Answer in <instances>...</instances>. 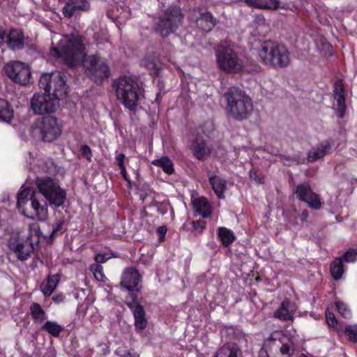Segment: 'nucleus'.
Segmentation results:
<instances>
[{"mask_svg":"<svg viewBox=\"0 0 357 357\" xmlns=\"http://www.w3.org/2000/svg\"><path fill=\"white\" fill-rule=\"evenodd\" d=\"M13 117V110L7 101L0 99V120L10 122Z\"/></svg>","mask_w":357,"mask_h":357,"instance_id":"nucleus-30","label":"nucleus"},{"mask_svg":"<svg viewBox=\"0 0 357 357\" xmlns=\"http://www.w3.org/2000/svg\"><path fill=\"white\" fill-rule=\"evenodd\" d=\"M59 280V275H49L47 280L41 284L40 289L45 296H50L54 292Z\"/></svg>","mask_w":357,"mask_h":357,"instance_id":"nucleus-26","label":"nucleus"},{"mask_svg":"<svg viewBox=\"0 0 357 357\" xmlns=\"http://www.w3.org/2000/svg\"><path fill=\"white\" fill-rule=\"evenodd\" d=\"M142 63L147 69L151 70V74L153 75H158L160 66L155 57L148 56L143 59Z\"/></svg>","mask_w":357,"mask_h":357,"instance_id":"nucleus-34","label":"nucleus"},{"mask_svg":"<svg viewBox=\"0 0 357 357\" xmlns=\"http://www.w3.org/2000/svg\"><path fill=\"white\" fill-rule=\"evenodd\" d=\"M249 6L259 9L275 10L280 6L279 0H244Z\"/></svg>","mask_w":357,"mask_h":357,"instance_id":"nucleus-23","label":"nucleus"},{"mask_svg":"<svg viewBox=\"0 0 357 357\" xmlns=\"http://www.w3.org/2000/svg\"><path fill=\"white\" fill-rule=\"evenodd\" d=\"M345 333L349 339L354 342H357V326H348L345 328Z\"/></svg>","mask_w":357,"mask_h":357,"instance_id":"nucleus-41","label":"nucleus"},{"mask_svg":"<svg viewBox=\"0 0 357 357\" xmlns=\"http://www.w3.org/2000/svg\"><path fill=\"white\" fill-rule=\"evenodd\" d=\"M63 225V221L57 220L54 224L52 225L51 231L49 234L48 238L50 241L54 240V238L59 234H62V228ZM47 238V236H46Z\"/></svg>","mask_w":357,"mask_h":357,"instance_id":"nucleus-37","label":"nucleus"},{"mask_svg":"<svg viewBox=\"0 0 357 357\" xmlns=\"http://www.w3.org/2000/svg\"><path fill=\"white\" fill-rule=\"evenodd\" d=\"M5 43L7 44L11 50H21L24 45V37L23 33L17 29H12L8 35L6 36Z\"/></svg>","mask_w":357,"mask_h":357,"instance_id":"nucleus-20","label":"nucleus"},{"mask_svg":"<svg viewBox=\"0 0 357 357\" xmlns=\"http://www.w3.org/2000/svg\"><path fill=\"white\" fill-rule=\"evenodd\" d=\"M132 314L135 320L134 326L135 329L138 331H144L147 326L148 321L145 317L146 314L143 306L135 309Z\"/></svg>","mask_w":357,"mask_h":357,"instance_id":"nucleus-29","label":"nucleus"},{"mask_svg":"<svg viewBox=\"0 0 357 357\" xmlns=\"http://www.w3.org/2000/svg\"><path fill=\"white\" fill-rule=\"evenodd\" d=\"M152 163L155 166L161 167L163 171L168 174H171L174 172L173 163L167 157H162L160 159L154 160Z\"/></svg>","mask_w":357,"mask_h":357,"instance_id":"nucleus-36","label":"nucleus"},{"mask_svg":"<svg viewBox=\"0 0 357 357\" xmlns=\"http://www.w3.org/2000/svg\"><path fill=\"white\" fill-rule=\"evenodd\" d=\"M51 334L54 337H59L61 331L63 330V327L56 321H47L41 328Z\"/></svg>","mask_w":357,"mask_h":357,"instance_id":"nucleus-35","label":"nucleus"},{"mask_svg":"<svg viewBox=\"0 0 357 357\" xmlns=\"http://www.w3.org/2000/svg\"><path fill=\"white\" fill-rule=\"evenodd\" d=\"M297 197L306 202L308 206L314 209H318L321 207V202L318 195L313 192L308 184L298 185L295 191Z\"/></svg>","mask_w":357,"mask_h":357,"instance_id":"nucleus-13","label":"nucleus"},{"mask_svg":"<svg viewBox=\"0 0 357 357\" xmlns=\"http://www.w3.org/2000/svg\"><path fill=\"white\" fill-rule=\"evenodd\" d=\"M30 311L35 323H42L47 318L45 311L38 303H33L30 306Z\"/></svg>","mask_w":357,"mask_h":357,"instance_id":"nucleus-31","label":"nucleus"},{"mask_svg":"<svg viewBox=\"0 0 357 357\" xmlns=\"http://www.w3.org/2000/svg\"><path fill=\"white\" fill-rule=\"evenodd\" d=\"M331 149V144L329 142L325 141L321 143L317 147L312 148L307 154V161L309 162H314L317 160L324 158L326 154L330 152Z\"/></svg>","mask_w":357,"mask_h":357,"instance_id":"nucleus-21","label":"nucleus"},{"mask_svg":"<svg viewBox=\"0 0 357 357\" xmlns=\"http://www.w3.org/2000/svg\"><path fill=\"white\" fill-rule=\"evenodd\" d=\"M308 215H309L308 211L307 210H303L302 211L301 214L300 215V219L301 220L302 222H306L307 219L308 218Z\"/></svg>","mask_w":357,"mask_h":357,"instance_id":"nucleus-51","label":"nucleus"},{"mask_svg":"<svg viewBox=\"0 0 357 357\" xmlns=\"http://www.w3.org/2000/svg\"><path fill=\"white\" fill-rule=\"evenodd\" d=\"M9 248L13 250L17 259L21 261L26 260L33 250V246L29 240L13 234L8 241Z\"/></svg>","mask_w":357,"mask_h":357,"instance_id":"nucleus-11","label":"nucleus"},{"mask_svg":"<svg viewBox=\"0 0 357 357\" xmlns=\"http://www.w3.org/2000/svg\"><path fill=\"white\" fill-rule=\"evenodd\" d=\"M326 319L328 326L335 327L337 326V321L334 315V314L331 312L329 310L326 311Z\"/></svg>","mask_w":357,"mask_h":357,"instance_id":"nucleus-43","label":"nucleus"},{"mask_svg":"<svg viewBox=\"0 0 357 357\" xmlns=\"http://www.w3.org/2000/svg\"><path fill=\"white\" fill-rule=\"evenodd\" d=\"M118 100L130 110H134L138 104L141 89L137 82L127 76L120 77L113 82Z\"/></svg>","mask_w":357,"mask_h":357,"instance_id":"nucleus-3","label":"nucleus"},{"mask_svg":"<svg viewBox=\"0 0 357 357\" xmlns=\"http://www.w3.org/2000/svg\"><path fill=\"white\" fill-rule=\"evenodd\" d=\"M279 347L280 355L283 357H290L291 351H293V348L290 344L283 343Z\"/></svg>","mask_w":357,"mask_h":357,"instance_id":"nucleus-42","label":"nucleus"},{"mask_svg":"<svg viewBox=\"0 0 357 357\" xmlns=\"http://www.w3.org/2000/svg\"><path fill=\"white\" fill-rule=\"evenodd\" d=\"M193 155L199 160H205L211 153L212 149L201 136L195 137L190 144Z\"/></svg>","mask_w":357,"mask_h":357,"instance_id":"nucleus-16","label":"nucleus"},{"mask_svg":"<svg viewBox=\"0 0 357 357\" xmlns=\"http://www.w3.org/2000/svg\"><path fill=\"white\" fill-rule=\"evenodd\" d=\"M85 47L82 37L78 34L63 36L59 40L57 47L51 50V54L62 58L69 66H75L82 63L91 79L96 83L102 82L110 75L107 63L96 55L86 56Z\"/></svg>","mask_w":357,"mask_h":357,"instance_id":"nucleus-1","label":"nucleus"},{"mask_svg":"<svg viewBox=\"0 0 357 357\" xmlns=\"http://www.w3.org/2000/svg\"><path fill=\"white\" fill-rule=\"evenodd\" d=\"M37 129L45 142H52L61 133V128L57 119L52 116L43 118Z\"/></svg>","mask_w":357,"mask_h":357,"instance_id":"nucleus-12","label":"nucleus"},{"mask_svg":"<svg viewBox=\"0 0 357 357\" xmlns=\"http://www.w3.org/2000/svg\"><path fill=\"white\" fill-rule=\"evenodd\" d=\"M357 255V250L349 249L341 257L342 260L346 262H354Z\"/></svg>","mask_w":357,"mask_h":357,"instance_id":"nucleus-40","label":"nucleus"},{"mask_svg":"<svg viewBox=\"0 0 357 357\" xmlns=\"http://www.w3.org/2000/svg\"><path fill=\"white\" fill-rule=\"evenodd\" d=\"M36 185L41 194L56 206H60L66 200V193L59 184L50 177L37 178Z\"/></svg>","mask_w":357,"mask_h":357,"instance_id":"nucleus-8","label":"nucleus"},{"mask_svg":"<svg viewBox=\"0 0 357 357\" xmlns=\"http://www.w3.org/2000/svg\"><path fill=\"white\" fill-rule=\"evenodd\" d=\"M333 92L334 98L337 102V116L340 119H342L346 109L344 89L340 85H336Z\"/></svg>","mask_w":357,"mask_h":357,"instance_id":"nucleus-25","label":"nucleus"},{"mask_svg":"<svg viewBox=\"0 0 357 357\" xmlns=\"http://www.w3.org/2000/svg\"><path fill=\"white\" fill-rule=\"evenodd\" d=\"M182 20L183 15L179 7L170 6L159 17L155 29L162 36H168L178 28Z\"/></svg>","mask_w":357,"mask_h":357,"instance_id":"nucleus-7","label":"nucleus"},{"mask_svg":"<svg viewBox=\"0 0 357 357\" xmlns=\"http://www.w3.org/2000/svg\"><path fill=\"white\" fill-rule=\"evenodd\" d=\"M121 170V174L123 176H126L127 175L126 166L119 167Z\"/></svg>","mask_w":357,"mask_h":357,"instance_id":"nucleus-53","label":"nucleus"},{"mask_svg":"<svg viewBox=\"0 0 357 357\" xmlns=\"http://www.w3.org/2000/svg\"><path fill=\"white\" fill-rule=\"evenodd\" d=\"M278 45V43L271 40H266L261 45L258 55L261 62L269 66Z\"/></svg>","mask_w":357,"mask_h":357,"instance_id":"nucleus-19","label":"nucleus"},{"mask_svg":"<svg viewBox=\"0 0 357 357\" xmlns=\"http://www.w3.org/2000/svg\"><path fill=\"white\" fill-rule=\"evenodd\" d=\"M227 101L226 110L228 116L236 121L248 119L253 112L251 98L238 87H229L224 94Z\"/></svg>","mask_w":357,"mask_h":357,"instance_id":"nucleus-2","label":"nucleus"},{"mask_svg":"<svg viewBox=\"0 0 357 357\" xmlns=\"http://www.w3.org/2000/svg\"><path fill=\"white\" fill-rule=\"evenodd\" d=\"M218 235L222 245L225 247L229 246L235 240L233 231L225 227L219 228Z\"/></svg>","mask_w":357,"mask_h":357,"instance_id":"nucleus-32","label":"nucleus"},{"mask_svg":"<svg viewBox=\"0 0 357 357\" xmlns=\"http://www.w3.org/2000/svg\"><path fill=\"white\" fill-rule=\"evenodd\" d=\"M17 206L20 212L29 219L42 220L46 217L47 210L40 206L33 188H26L18 193Z\"/></svg>","mask_w":357,"mask_h":357,"instance_id":"nucleus-4","label":"nucleus"},{"mask_svg":"<svg viewBox=\"0 0 357 357\" xmlns=\"http://www.w3.org/2000/svg\"><path fill=\"white\" fill-rule=\"evenodd\" d=\"M208 176L209 183L217 197L219 199H224V192L227 189V181L219 176L211 175V171L208 172Z\"/></svg>","mask_w":357,"mask_h":357,"instance_id":"nucleus-22","label":"nucleus"},{"mask_svg":"<svg viewBox=\"0 0 357 357\" xmlns=\"http://www.w3.org/2000/svg\"><path fill=\"white\" fill-rule=\"evenodd\" d=\"M250 177L252 180L255 181L257 183H264L263 176L260 173H258L254 169H250Z\"/></svg>","mask_w":357,"mask_h":357,"instance_id":"nucleus-44","label":"nucleus"},{"mask_svg":"<svg viewBox=\"0 0 357 357\" xmlns=\"http://www.w3.org/2000/svg\"><path fill=\"white\" fill-rule=\"evenodd\" d=\"M91 271H93L94 277L99 281H103L105 278L103 274V268L99 264H93L91 266Z\"/></svg>","mask_w":357,"mask_h":357,"instance_id":"nucleus-38","label":"nucleus"},{"mask_svg":"<svg viewBox=\"0 0 357 357\" xmlns=\"http://www.w3.org/2000/svg\"><path fill=\"white\" fill-rule=\"evenodd\" d=\"M109 257H107V255L106 254H97L95 257L94 260L98 263V264H103L105 263Z\"/></svg>","mask_w":357,"mask_h":357,"instance_id":"nucleus-45","label":"nucleus"},{"mask_svg":"<svg viewBox=\"0 0 357 357\" xmlns=\"http://www.w3.org/2000/svg\"><path fill=\"white\" fill-rule=\"evenodd\" d=\"M4 69L6 75L14 82L21 85H26L29 83L31 73L28 64L13 61L7 63Z\"/></svg>","mask_w":357,"mask_h":357,"instance_id":"nucleus-9","label":"nucleus"},{"mask_svg":"<svg viewBox=\"0 0 357 357\" xmlns=\"http://www.w3.org/2000/svg\"><path fill=\"white\" fill-rule=\"evenodd\" d=\"M158 232L161 236H164L167 232V227L165 226H161L158 228Z\"/></svg>","mask_w":357,"mask_h":357,"instance_id":"nucleus-52","label":"nucleus"},{"mask_svg":"<svg viewBox=\"0 0 357 357\" xmlns=\"http://www.w3.org/2000/svg\"><path fill=\"white\" fill-rule=\"evenodd\" d=\"M336 307L339 313L344 318L348 319L351 316V311L348 309L347 306L340 301L335 303Z\"/></svg>","mask_w":357,"mask_h":357,"instance_id":"nucleus-39","label":"nucleus"},{"mask_svg":"<svg viewBox=\"0 0 357 357\" xmlns=\"http://www.w3.org/2000/svg\"><path fill=\"white\" fill-rule=\"evenodd\" d=\"M123 178L129 183V185H131V181L128 178L127 175L126 176H123Z\"/></svg>","mask_w":357,"mask_h":357,"instance_id":"nucleus-56","label":"nucleus"},{"mask_svg":"<svg viewBox=\"0 0 357 357\" xmlns=\"http://www.w3.org/2000/svg\"><path fill=\"white\" fill-rule=\"evenodd\" d=\"M197 23L203 31H209L215 26L216 20L213 17L211 13L206 12L201 14Z\"/></svg>","mask_w":357,"mask_h":357,"instance_id":"nucleus-27","label":"nucleus"},{"mask_svg":"<svg viewBox=\"0 0 357 357\" xmlns=\"http://www.w3.org/2000/svg\"><path fill=\"white\" fill-rule=\"evenodd\" d=\"M39 87L57 102L66 98L68 93V87L60 72L43 74L39 80Z\"/></svg>","mask_w":357,"mask_h":357,"instance_id":"nucleus-6","label":"nucleus"},{"mask_svg":"<svg viewBox=\"0 0 357 357\" xmlns=\"http://www.w3.org/2000/svg\"><path fill=\"white\" fill-rule=\"evenodd\" d=\"M192 225H193L194 229L200 228L201 229H203L205 227L204 222L199 221V220L193 221Z\"/></svg>","mask_w":357,"mask_h":357,"instance_id":"nucleus-50","label":"nucleus"},{"mask_svg":"<svg viewBox=\"0 0 357 357\" xmlns=\"http://www.w3.org/2000/svg\"><path fill=\"white\" fill-rule=\"evenodd\" d=\"M31 107L36 114H50L55 112L59 102L47 93H36L30 101Z\"/></svg>","mask_w":357,"mask_h":357,"instance_id":"nucleus-10","label":"nucleus"},{"mask_svg":"<svg viewBox=\"0 0 357 357\" xmlns=\"http://www.w3.org/2000/svg\"><path fill=\"white\" fill-rule=\"evenodd\" d=\"M125 155L123 153H120L116 157V160L117 162V165L119 167L125 166L124 165V159H125Z\"/></svg>","mask_w":357,"mask_h":357,"instance_id":"nucleus-47","label":"nucleus"},{"mask_svg":"<svg viewBox=\"0 0 357 357\" xmlns=\"http://www.w3.org/2000/svg\"><path fill=\"white\" fill-rule=\"evenodd\" d=\"M342 258L335 259L331 264V273L335 280H339L344 273Z\"/></svg>","mask_w":357,"mask_h":357,"instance_id":"nucleus-33","label":"nucleus"},{"mask_svg":"<svg viewBox=\"0 0 357 357\" xmlns=\"http://www.w3.org/2000/svg\"><path fill=\"white\" fill-rule=\"evenodd\" d=\"M65 5L62 8V13L65 17L71 18L73 15L90 9V3L87 0H63Z\"/></svg>","mask_w":357,"mask_h":357,"instance_id":"nucleus-15","label":"nucleus"},{"mask_svg":"<svg viewBox=\"0 0 357 357\" xmlns=\"http://www.w3.org/2000/svg\"><path fill=\"white\" fill-rule=\"evenodd\" d=\"M130 355H131L130 351H125V354H123L122 355V356L123 357H128V356H129Z\"/></svg>","mask_w":357,"mask_h":357,"instance_id":"nucleus-54","label":"nucleus"},{"mask_svg":"<svg viewBox=\"0 0 357 357\" xmlns=\"http://www.w3.org/2000/svg\"><path fill=\"white\" fill-rule=\"evenodd\" d=\"M142 277L138 271L132 267L126 268L122 273L120 284L130 291H138Z\"/></svg>","mask_w":357,"mask_h":357,"instance_id":"nucleus-14","label":"nucleus"},{"mask_svg":"<svg viewBox=\"0 0 357 357\" xmlns=\"http://www.w3.org/2000/svg\"><path fill=\"white\" fill-rule=\"evenodd\" d=\"M290 63V53L283 45L278 43L269 66L285 68Z\"/></svg>","mask_w":357,"mask_h":357,"instance_id":"nucleus-17","label":"nucleus"},{"mask_svg":"<svg viewBox=\"0 0 357 357\" xmlns=\"http://www.w3.org/2000/svg\"><path fill=\"white\" fill-rule=\"evenodd\" d=\"M215 357H241V351L234 344H226L217 351Z\"/></svg>","mask_w":357,"mask_h":357,"instance_id":"nucleus-28","label":"nucleus"},{"mask_svg":"<svg viewBox=\"0 0 357 357\" xmlns=\"http://www.w3.org/2000/svg\"><path fill=\"white\" fill-rule=\"evenodd\" d=\"M123 178L129 183V185H131V181L128 178L127 175L126 176H123Z\"/></svg>","mask_w":357,"mask_h":357,"instance_id":"nucleus-55","label":"nucleus"},{"mask_svg":"<svg viewBox=\"0 0 357 357\" xmlns=\"http://www.w3.org/2000/svg\"><path fill=\"white\" fill-rule=\"evenodd\" d=\"M6 33L5 30L0 26V46L5 44Z\"/></svg>","mask_w":357,"mask_h":357,"instance_id":"nucleus-48","label":"nucleus"},{"mask_svg":"<svg viewBox=\"0 0 357 357\" xmlns=\"http://www.w3.org/2000/svg\"><path fill=\"white\" fill-rule=\"evenodd\" d=\"M195 211L203 218H208L211 215V206L204 197L195 198L192 200Z\"/></svg>","mask_w":357,"mask_h":357,"instance_id":"nucleus-24","label":"nucleus"},{"mask_svg":"<svg viewBox=\"0 0 357 357\" xmlns=\"http://www.w3.org/2000/svg\"><path fill=\"white\" fill-rule=\"evenodd\" d=\"M215 52L217 65L220 70L227 73H236L243 69V61L228 43L225 41L218 44Z\"/></svg>","mask_w":357,"mask_h":357,"instance_id":"nucleus-5","label":"nucleus"},{"mask_svg":"<svg viewBox=\"0 0 357 357\" xmlns=\"http://www.w3.org/2000/svg\"><path fill=\"white\" fill-rule=\"evenodd\" d=\"M127 305L131 310L132 314L134 313L135 309H137V307H142V305L135 303V301L133 302H132V303H127Z\"/></svg>","mask_w":357,"mask_h":357,"instance_id":"nucleus-49","label":"nucleus"},{"mask_svg":"<svg viewBox=\"0 0 357 357\" xmlns=\"http://www.w3.org/2000/svg\"><path fill=\"white\" fill-rule=\"evenodd\" d=\"M296 307L294 303L289 300H284L280 307L274 312L273 317L281 321H289L293 319V314L296 312Z\"/></svg>","mask_w":357,"mask_h":357,"instance_id":"nucleus-18","label":"nucleus"},{"mask_svg":"<svg viewBox=\"0 0 357 357\" xmlns=\"http://www.w3.org/2000/svg\"><path fill=\"white\" fill-rule=\"evenodd\" d=\"M81 151L83 155L86 156L88 159L91 157V150L88 145H83L81 147Z\"/></svg>","mask_w":357,"mask_h":357,"instance_id":"nucleus-46","label":"nucleus"}]
</instances>
